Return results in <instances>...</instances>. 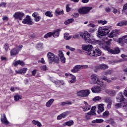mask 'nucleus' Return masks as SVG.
I'll list each match as a JSON object with an SVG mask.
<instances>
[{
	"mask_svg": "<svg viewBox=\"0 0 127 127\" xmlns=\"http://www.w3.org/2000/svg\"><path fill=\"white\" fill-rule=\"evenodd\" d=\"M108 39V37L105 36L103 38L102 41H98V44H99L101 48H103L104 49V50H107L108 51V52H110V53H111L112 54H119L120 52H121L120 48L116 47L115 48L114 50L111 49V48H110L109 45H110L112 39H110L109 40ZM107 40H108V41L107 42Z\"/></svg>",
	"mask_w": 127,
	"mask_h": 127,
	"instance_id": "obj_1",
	"label": "nucleus"
},
{
	"mask_svg": "<svg viewBox=\"0 0 127 127\" xmlns=\"http://www.w3.org/2000/svg\"><path fill=\"white\" fill-rule=\"evenodd\" d=\"M82 50L87 51V55L91 57H98L102 54V51L98 48L93 50V46L91 45H83L82 46Z\"/></svg>",
	"mask_w": 127,
	"mask_h": 127,
	"instance_id": "obj_2",
	"label": "nucleus"
},
{
	"mask_svg": "<svg viewBox=\"0 0 127 127\" xmlns=\"http://www.w3.org/2000/svg\"><path fill=\"white\" fill-rule=\"evenodd\" d=\"M89 83L91 85H96L97 84L101 87L104 86V81L100 80L99 79V76L97 74H93L91 76Z\"/></svg>",
	"mask_w": 127,
	"mask_h": 127,
	"instance_id": "obj_3",
	"label": "nucleus"
},
{
	"mask_svg": "<svg viewBox=\"0 0 127 127\" xmlns=\"http://www.w3.org/2000/svg\"><path fill=\"white\" fill-rule=\"evenodd\" d=\"M97 36L101 38L102 36H105L110 33V30L108 27H100L98 29Z\"/></svg>",
	"mask_w": 127,
	"mask_h": 127,
	"instance_id": "obj_4",
	"label": "nucleus"
},
{
	"mask_svg": "<svg viewBox=\"0 0 127 127\" xmlns=\"http://www.w3.org/2000/svg\"><path fill=\"white\" fill-rule=\"evenodd\" d=\"M91 93V91L89 89L82 90L78 91L76 93L77 96L78 97H81L82 98L88 97Z\"/></svg>",
	"mask_w": 127,
	"mask_h": 127,
	"instance_id": "obj_5",
	"label": "nucleus"
},
{
	"mask_svg": "<svg viewBox=\"0 0 127 127\" xmlns=\"http://www.w3.org/2000/svg\"><path fill=\"white\" fill-rule=\"evenodd\" d=\"M47 56L50 62H56V63H58V62H59V58L55 57V55L53 53L49 52L47 54Z\"/></svg>",
	"mask_w": 127,
	"mask_h": 127,
	"instance_id": "obj_6",
	"label": "nucleus"
},
{
	"mask_svg": "<svg viewBox=\"0 0 127 127\" xmlns=\"http://www.w3.org/2000/svg\"><path fill=\"white\" fill-rule=\"evenodd\" d=\"M80 36L83 38L84 37V39L85 42L88 43H91L92 41L90 39V37L91 35L89 34V33L87 31L84 32V33H80Z\"/></svg>",
	"mask_w": 127,
	"mask_h": 127,
	"instance_id": "obj_7",
	"label": "nucleus"
},
{
	"mask_svg": "<svg viewBox=\"0 0 127 127\" xmlns=\"http://www.w3.org/2000/svg\"><path fill=\"white\" fill-rule=\"evenodd\" d=\"M23 47V46L21 45L12 49L10 52V54L11 56H15V55H17V54L19 52L20 49Z\"/></svg>",
	"mask_w": 127,
	"mask_h": 127,
	"instance_id": "obj_8",
	"label": "nucleus"
},
{
	"mask_svg": "<svg viewBox=\"0 0 127 127\" xmlns=\"http://www.w3.org/2000/svg\"><path fill=\"white\" fill-rule=\"evenodd\" d=\"M92 9V7H82L78 9V12L80 14H86L88 13Z\"/></svg>",
	"mask_w": 127,
	"mask_h": 127,
	"instance_id": "obj_9",
	"label": "nucleus"
},
{
	"mask_svg": "<svg viewBox=\"0 0 127 127\" xmlns=\"http://www.w3.org/2000/svg\"><path fill=\"white\" fill-rule=\"evenodd\" d=\"M13 16L15 19L22 20L23 16H24V13L22 12H16L13 15Z\"/></svg>",
	"mask_w": 127,
	"mask_h": 127,
	"instance_id": "obj_10",
	"label": "nucleus"
},
{
	"mask_svg": "<svg viewBox=\"0 0 127 127\" xmlns=\"http://www.w3.org/2000/svg\"><path fill=\"white\" fill-rule=\"evenodd\" d=\"M23 24H32V21H31V18L29 15H27L26 18L22 21Z\"/></svg>",
	"mask_w": 127,
	"mask_h": 127,
	"instance_id": "obj_11",
	"label": "nucleus"
},
{
	"mask_svg": "<svg viewBox=\"0 0 127 127\" xmlns=\"http://www.w3.org/2000/svg\"><path fill=\"white\" fill-rule=\"evenodd\" d=\"M92 93H97L98 94L102 92V88L99 86H95L91 88Z\"/></svg>",
	"mask_w": 127,
	"mask_h": 127,
	"instance_id": "obj_12",
	"label": "nucleus"
},
{
	"mask_svg": "<svg viewBox=\"0 0 127 127\" xmlns=\"http://www.w3.org/2000/svg\"><path fill=\"white\" fill-rule=\"evenodd\" d=\"M96 68L98 69L106 70V69H108L109 66L105 64H102L96 66Z\"/></svg>",
	"mask_w": 127,
	"mask_h": 127,
	"instance_id": "obj_13",
	"label": "nucleus"
},
{
	"mask_svg": "<svg viewBox=\"0 0 127 127\" xmlns=\"http://www.w3.org/2000/svg\"><path fill=\"white\" fill-rule=\"evenodd\" d=\"M0 120L2 124H4V125H5L6 126L8 125L9 122L6 119V116H5V114H3V116L1 117Z\"/></svg>",
	"mask_w": 127,
	"mask_h": 127,
	"instance_id": "obj_14",
	"label": "nucleus"
},
{
	"mask_svg": "<svg viewBox=\"0 0 127 127\" xmlns=\"http://www.w3.org/2000/svg\"><path fill=\"white\" fill-rule=\"evenodd\" d=\"M61 30L60 29H58L55 30L52 33L53 37L55 38H57V37H59V35H60V32Z\"/></svg>",
	"mask_w": 127,
	"mask_h": 127,
	"instance_id": "obj_15",
	"label": "nucleus"
},
{
	"mask_svg": "<svg viewBox=\"0 0 127 127\" xmlns=\"http://www.w3.org/2000/svg\"><path fill=\"white\" fill-rule=\"evenodd\" d=\"M27 71V68L26 67L21 68L19 69L18 70H15V72L16 74H25L26 72Z\"/></svg>",
	"mask_w": 127,
	"mask_h": 127,
	"instance_id": "obj_16",
	"label": "nucleus"
},
{
	"mask_svg": "<svg viewBox=\"0 0 127 127\" xmlns=\"http://www.w3.org/2000/svg\"><path fill=\"white\" fill-rule=\"evenodd\" d=\"M68 114V112H65L62 113L61 114H60L57 117V120H62V119H65V118H66V116H67Z\"/></svg>",
	"mask_w": 127,
	"mask_h": 127,
	"instance_id": "obj_17",
	"label": "nucleus"
},
{
	"mask_svg": "<svg viewBox=\"0 0 127 127\" xmlns=\"http://www.w3.org/2000/svg\"><path fill=\"white\" fill-rule=\"evenodd\" d=\"M85 107H82V109H83L84 112H87V111H89L91 109V106L90 105L88 104V103L86 101L83 102Z\"/></svg>",
	"mask_w": 127,
	"mask_h": 127,
	"instance_id": "obj_18",
	"label": "nucleus"
},
{
	"mask_svg": "<svg viewBox=\"0 0 127 127\" xmlns=\"http://www.w3.org/2000/svg\"><path fill=\"white\" fill-rule=\"evenodd\" d=\"M81 67L82 66L81 65H76L73 67L72 69H71V72L72 73H77V72H78L80 69H82Z\"/></svg>",
	"mask_w": 127,
	"mask_h": 127,
	"instance_id": "obj_19",
	"label": "nucleus"
},
{
	"mask_svg": "<svg viewBox=\"0 0 127 127\" xmlns=\"http://www.w3.org/2000/svg\"><path fill=\"white\" fill-rule=\"evenodd\" d=\"M13 64L15 67H16L17 65H20L21 66H24V65H25V64L24 63V62L20 60H18L15 62L14 63H13Z\"/></svg>",
	"mask_w": 127,
	"mask_h": 127,
	"instance_id": "obj_20",
	"label": "nucleus"
},
{
	"mask_svg": "<svg viewBox=\"0 0 127 127\" xmlns=\"http://www.w3.org/2000/svg\"><path fill=\"white\" fill-rule=\"evenodd\" d=\"M88 116H95L96 115V107H92L90 112L87 113Z\"/></svg>",
	"mask_w": 127,
	"mask_h": 127,
	"instance_id": "obj_21",
	"label": "nucleus"
},
{
	"mask_svg": "<svg viewBox=\"0 0 127 127\" xmlns=\"http://www.w3.org/2000/svg\"><path fill=\"white\" fill-rule=\"evenodd\" d=\"M105 111V108H104V104H100L98 105V110L97 111L98 114L103 113V111Z\"/></svg>",
	"mask_w": 127,
	"mask_h": 127,
	"instance_id": "obj_22",
	"label": "nucleus"
},
{
	"mask_svg": "<svg viewBox=\"0 0 127 127\" xmlns=\"http://www.w3.org/2000/svg\"><path fill=\"white\" fill-rule=\"evenodd\" d=\"M117 35H118V31L114 30L112 31L109 35V37L112 38V37H114V36H117Z\"/></svg>",
	"mask_w": 127,
	"mask_h": 127,
	"instance_id": "obj_23",
	"label": "nucleus"
},
{
	"mask_svg": "<svg viewBox=\"0 0 127 127\" xmlns=\"http://www.w3.org/2000/svg\"><path fill=\"white\" fill-rule=\"evenodd\" d=\"M54 102V99H50L46 103V106L47 108H49L52 106V104Z\"/></svg>",
	"mask_w": 127,
	"mask_h": 127,
	"instance_id": "obj_24",
	"label": "nucleus"
},
{
	"mask_svg": "<svg viewBox=\"0 0 127 127\" xmlns=\"http://www.w3.org/2000/svg\"><path fill=\"white\" fill-rule=\"evenodd\" d=\"M106 92L108 95H110V96H115L117 94V92L113 90H107Z\"/></svg>",
	"mask_w": 127,
	"mask_h": 127,
	"instance_id": "obj_25",
	"label": "nucleus"
},
{
	"mask_svg": "<svg viewBox=\"0 0 127 127\" xmlns=\"http://www.w3.org/2000/svg\"><path fill=\"white\" fill-rule=\"evenodd\" d=\"M32 123L33 124V125H35V126L37 125L38 127H42V124H41V123H40V122H39L38 121L34 120L32 121Z\"/></svg>",
	"mask_w": 127,
	"mask_h": 127,
	"instance_id": "obj_26",
	"label": "nucleus"
},
{
	"mask_svg": "<svg viewBox=\"0 0 127 127\" xmlns=\"http://www.w3.org/2000/svg\"><path fill=\"white\" fill-rule=\"evenodd\" d=\"M21 99H22V96L20 95L16 94L14 96V100L15 102H17L19 100H21Z\"/></svg>",
	"mask_w": 127,
	"mask_h": 127,
	"instance_id": "obj_27",
	"label": "nucleus"
},
{
	"mask_svg": "<svg viewBox=\"0 0 127 127\" xmlns=\"http://www.w3.org/2000/svg\"><path fill=\"white\" fill-rule=\"evenodd\" d=\"M72 22H74V19H68L67 20H65L64 21V24H65V25H67V24H69V23H72Z\"/></svg>",
	"mask_w": 127,
	"mask_h": 127,
	"instance_id": "obj_28",
	"label": "nucleus"
},
{
	"mask_svg": "<svg viewBox=\"0 0 127 127\" xmlns=\"http://www.w3.org/2000/svg\"><path fill=\"white\" fill-rule=\"evenodd\" d=\"M124 25H127V21H123L117 24V26H124Z\"/></svg>",
	"mask_w": 127,
	"mask_h": 127,
	"instance_id": "obj_29",
	"label": "nucleus"
},
{
	"mask_svg": "<svg viewBox=\"0 0 127 127\" xmlns=\"http://www.w3.org/2000/svg\"><path fill=\"white\" fill-rule=\"evenodd\" d=\"M111 10H112V12H113V13H115V14H117V13H118V14H120V10L116 9L115 7H112V9Z\"/></svg>",
	"mask_w": 127,
	"mask_h": 127,
	"instance_id": "obj_30",
	"label": "nucleus"
},
{
	"mask_svg": "<svg viewBox=\"0 0 127 127\" xmlns=\"http://www.w3.org/2000/svg\"><path fill=\"white\" fill-rule=\"evenodd\" d=\"M46 16H48L49 17H53V14H52V11H47L45 13Z\"/></svg>",
	"mask_w": 127,
	"mask_h": 127,
	"instance_id": "obj_31",
	"label": "nucleus"
},
{
	"mask_svg": "<svg viewBox=\"0 0 127 127\" xmlns=\"http://www.w3.org/2000/svg\"><path fill=\"white\" fill-rule=\"evenodd\" d=\"M64 39H66V40H69V39H71V38H72V36L69 35V34H68V33H65L64 34Z\"/></svg>",
	"mask_w": 127,
	"mask_h": 127,
	"instance_id": "obj_32",
	"label": "nucleus"
},
{
	"mask_svg": "<svg viewBox=\"0 0 127 127\" xmlns=\"http://www.w3.org/2000/svg\"><path fill=\"white\" fill-rule=\"evenodd\" d=\"M69 77H71V80H69L70 83H75L76 82V77L72 74H69Z\"/></svg>",
	"mask_w": 127,
	"mask_h": 127,
	"instance_id": "obj_33",
	"label": "nucleus"
},
{
	"mask_svg": "<svg viewBox=\"0 0 127 127\" xmlns=\"http://www.w3.org/2000/svg\"><path fill=\"white\" fill-rule=\"evenodd\" d=\"M66 126H68V127H71V126H73L74 125V122L72 120L69 121L65 123Z\"/></svg>",
	"mask_w": 127,
	"mask_h": 127,
	"instance_id": "obj_34",
	"label": "nucleus"
},
{
	"mask_svg": "<svg viewBox=\"0 0 127 127\" xmlns=\"http://www.w3.org/2000/svg\"><path fill=\"white\" fill-rule=\"evenodd\" d=\"M113 74V71L108 70L106 71L103 72V75H105L106 76H108V75H111Z\"/></svg>",
	"mask_w": 127,
	"mask_h": 127,
	"instance_id": "obj_35",
	"label": "nucleus"
},
{
	"mask_svg": "<svg viewBox=\"0 0 127 127\" xmlns=\"http://www.w3.org/2000/svg\"><path fill=\"white\" fill-rule=\"evenodd\" d=\"M102 100V97L100 96H96L93 99V102H98Z\"/></svg>",
	"mask_w": 127,
	"mask_h": 127,
	"instance_id": "obj_36",
	"label": "nucleus"
},
{
	"mask_svg": "<svg viewBox=\"0 0 127 127\" xmlns=\"http://www.w3.org/2000/svg\"><path fill=\"white\" fill-rule=\"evenodd\" d=\"M101 79L102 80H104V81H106V82H107V83H112V80H111V79H108V77L106 76H103Z\"/></svg>",
	"mask_w": 127,
	"mask_h": 127,
	"instance_id": "obj_37",
	"label": "nucleus"
},
{
	"mask_svg": "<svg viewBox=\"0 0 127 127\" xmlns=\"http://www.w3.org/2000/svg\"><path fill=\"white\" fill-rule=\"evenodd\" d=\"M98 23L99 24H102L104 25V24H107V23H108V21L106 20H100L98 21Z\"/></svg>",
	"mask_w": 127,
	"mask_h": 127,
	"instance_id": "obj_38",
	"label": "nucleus"
},
{
	"mask_svg": "<svg viewBox=\"0 0 127 127\" xmlns=\"http://www.w3.org/2000/svg\"><path fill=\"white\" fill-rule=\"evenodd\" d=\"M65 105H72V102L70 101H66L65 102H62L61 106L63 107L65 106Z\"/></svg>",
	"mask_w": 127,
	"mask_h": 127,
	"instance_id": "obj_39",
	"label": "nucleus"
},
{
	"mask_svg": "<svg viewBox=\"0 0 127 127\" xmlns=\"http://www.w3.org/2000/svg\"><path fill=\"white\" fill-rule=\"evenodd\" d=\"M56 13L60 15V14H63V13H64V12L63 11L60 10V9L57 8L56 10Z\"/></svg>",
	"mask_w": 127,
	"mask_h": 127,
	"instance_id": "obj_40",
	"label": "nucleus"
},
{
	"mask_svg": "<svg viewBox=\"0 0 127 127\" xmlns=\"http://www.w3.org/2000/svg\"><path fill=\"white\" fill-rule=\"evenodd\" d=\"M103 116L104 118H107L108 117V116H110V112H109L108 111H106L103 113Z\"/></svg>",
	"mask_w": 127,
	"mask_h": 127,
	"instance_id": "obj_41",
	"label": "nucleus"
},
{
	"mask_svg": "<svg viewBox=\"0 0 127 127\" xmlns=\"http://www.w3.org/2000/svg\"><path fill=\"white\" fill-rule=\"evenodd\" d=\"M52 35V32H49L44 36V38H48L49 37H51Z\"/></svg>",
	"mask_w": 127,
	"mask_h": 127,
	"instance_id": "obj_42",
	"label": "nucleus"
},
{
	"mask_svg": "<svg viewBox=\"0 0 127 127\" xmlns=\"http://www.w3.org/2000/svg\"><path fill=\"white\" fill-rule=\"evenodd\" d=\"M71 8L70 7V4H68L66 5V12H69L71 11Z\"/></svg>",
	"mask_w": 127,
	"mask_h": 127,
	"instance_id": "obj_43",
	"label": "nucleus"
},
{
	"mask_svg": "<svg viewBox=\"0 0 127 127\" xmlns=\"http://www.w3.org/2000/svg\"><path fill=\"white\" fill-rule=\"evenodd\" d=\"M65 48L66 49H69L70 51H75V50H76L75 48H72L69 46H66Z\"/></svg>",
	"mask_w": 127,
	"mask_h": 127,
	"instance_id": "obj_44",
	"label": "nucleus"
},
{
	"mask_svg": "<svg viewBox=\"0 0 127 127\" xmlns=\"http://www.w3.org/2000/svg\"><path fill=\"white\" fill-rule=\"evenodd\" d=\"M88 26L89 27H92L93 28H94V27H96V25H95L94 24H93L91 22H89V23L88 24Z\"/></svg>",
	"mask_w": 127,
	"mask_h": 127,
	"instance_id": "obj_45",
	"label": "nucleus"
},
{
	"mask_svg": "<svg viewBox=\"0 0 127 127\" xmlns=\"http://www.w3.org/2000/svg\"><path fill=\"white\" fill-rule=\"evenodd\" d=\"M60 59L62 62V63H66V58L64 56L60 58Z\"/></svg>",
	"mask_w": 127,
	"mask_h": 127,
	"instance_id": "obj_46",
	"label": "nucleus"
},
{
	"mask_svg": "<svg viewBox=\"0 0 127 127\" xmlns=\"http://www.w3.org/2000/svg\"><path fill=\"white\" fill-rule=\"evenodd\" d=\"M8 48H9L8 44H5L4 45L3 49L5 50V51H8Z\"/></svg>",
	"mask_w": 127,
	"mask_h": 127,
	"instance_id": "obj_47",
	"label": "nucleus"
},
{
	"mask_svg": "<svg viewBox=\"0 0 127 127\" xmlns=\"http://www.w3.org/2000/svg\"><path fill=\"white\" fill-rule=\"evenodd\" d=\"M41 20V16H38L37 17H36V18H35V21H36V22H38V21H40V20Z\"/></svg>",
	"mask_w": 127,
	"mask_h": 127,
	"instance_id": "obj_48",
	"label": "nucleus"
},
{
	"mask_svg": "<svg viewBox=\"0 0 127 127\" xmlns=\"http://www.w3.org/2000/svg\"><path fill=\"white\" fill-rule=\"evenodd\" d=\"M59 56L61 58V57H63L64 56V54H63V52L62 51H59Z\"/></svg>",
	"mask_w": 127,
	"mask_h": 127,
	"instance_id": "obj_49",
	"label": "nucleus"
},
{
	"mask_svg": "<svg viewBox=\"0 0 127 127\" xmlns=\"http://www.w3.org/2000/svg\"><path fill=\"white\" fill-rule=\"evenodd\" d=\"M41 69L43 71H46L47 70V67H46V65H42L41 66Z\"/></svg>",
	"mask_w": 127,
	"mask_h": 127,
	"instance_id": "obj_50",
	"label": "nucleus"
},
{
	"mask_svg": "<svg viewBox=\"0 0 127 127\" xmlns=\"http://www.w3.org/2000/svg\"><path fill=\"white\" fill-rule=\"evenodd\" d=\"M37 48L39 49L41 48L43 46V44L42 43H39L37 44Z\"/></svg>",
	"mask_w": 127,
	"mask_h": 127,
	"instance_id": "obj_51",
	"label": "nucleus"
},
{
	"mask_svg": "<svg viewBox=\"0 0 127 127\" xmlns=\"http://www.w3.org/2000/svg\"><path fill=\"white\" fill-rule=\"evenodd\" d=\"M39 15H38V13L35 12L32 14V16L33 17H34V18H35L36 17H37V16H39Z\"/></svg>",
	"mask_w": 127,
	"mask_h": 127,
	"instance_id": "obj_52",
	"label": "nucleus"
},
{
	"mask_svg": "<svg viewBox=\"0 0 127 127\" xmlns=\"http://www.w3.org/2000/svg\"><path fill=\"white\" fill-rule=\"evenodd\" d=\"M81 69H87V68H89V66L87 65H81Z\"/></svg>",
	"mask_w": 127,
	"mask_h": 127,
	"instance_id": "obj_53",
	"label": "nucleus"
},
{
	"mask_svg": "<svg viewBox=\"0 0 127 127\" xmlns=\"http://www.w3.org/2000/svg\"><path fill=\"white\" fill-rule=\"evenodd\" d=\"M2 20L5 21H7L8 20V18L6 16H2Z\"/></svg>",
	"mask_w": 127,
	"mask_h": 127,
	"instance_id": "obj_54",
	"label": "nucleus"
},
{
	"mask_svg": "<svg viewBox=\"0 0 127 127\" xmlns=\"http://www.w3.org/2000/svg\"><path fill=\"white\" fill-rule=\"evenodd\" d=\"M111 10H112V7L111 8H110L109 7L105 8V11H106V12H110Z\"/></svg>",
	"mask_w": 127,
	"mask_h": 127,
	"instance_id": "obj_55",
	"label": "nucleus"
},
{
	"mask_svg": "<svg viewBox=\"0 0 127 127\" xmlns=\"http://www.w3.org/2000/svg\"><path fill=\"white\" fill-rule=\"evenodd\" d=\"M38 63H42V64H44L45 63V61H44V59L42 58L41 60L38 61Z\"/></svg>",
	"mask_w": 127,
	"mask_h": 127,
	"instance_id": "obj_56",
	"label": "nucleus"
},
{
	"mask_svg": "<svg viewBox=\"0 0 127 127\" xmlns=\"http://www.w3.org/2000/svg\"><path fill=\"white\" fill-rule=\"evenodd\" d=\"M97 124L103 123L104 120L103 119H96Z\"/></svg>",
	"mask_w": 127,
	"mask_h": 127,
	"instance_id": "obj_57",
	"label": "nucleus"
},
{
	"mask_svg": "<svg viewBox=\"0 0 127 127\" xmlns=\"http://www.w3.org/2000/svg\"><path fill=\"white\" fill-rule=\"evenodd\" d=\"M124 95L125 97H127V87L124 91Z\"/></svg>",
	"mask_w": 127,
	"mask_h": 127,
	"instance_id": "obj_58",
	"label": "nucleus"
},
{
	"mask_svg": "<svg viewBox=\"0 0 127 127\" xmlns=\"http://www.w3.org/2000/svg\"><path fill=\"white\" fill-rule=\"evenodd\" d=\"M107 109H111L112 108V103H109L107 106Z\"/></svg>",
	"mask_w": 127,
	"mask_h": 127,
	"instance_id": "obj_59",
	"label": "nucleus"
},
{
	"mask_svg": "<svg viewBox=\"0 0 127 127\" xmlns=\"http://www.w3.org/2000/svg\"><path fill=\"white\" fill-rule=\"evenodd\" d=\"M36 73H37L36 69H35L32 71V74L33 76H35V74H36Z\"/></svg>",
	"mask_w": 127,
	"mask_h": 127,
	"instance_id": "obj_60",
	"label": "nucleus"
},
{
	"mask_svg": "<svg viewBox=\"0 0 127 127\" xmlns=\"http://www.w3.org/2000/svg\"><path fill=\"white\" fill-rule=\"evenodd\" d=\"M89 0H82L81 2H83V3H88V2Z\"/></svg>",
	"mask_w": 127,
	"mask_h": 127,
	"instance_id": "obj_61",
	"label": "nucleus"
},
{
	"mask_svg": "<svg viewBox=\"0 0 127 127\" xmlns=\"http://www.w3.org/2000/svg\"><path fill=\"white\" fill-rule=\"evenodd\" d=\"M78 37H79L78 34H76L72 36V38H78Z\"/></svg>",
	"mask_w": 127,
	"mask_h": 127,
	"instance_id": "obj_62",
	"label": "nucleus"
},
{
	"mask_svg": "<svg viewBox=\"0 0 127 127\" xmlns=\"http://www.w3.org/2000/svg\"><path fill=\"white\" fill-rule=\"evenodd\" d=\"M0 6H5V3L4 2H1L0 4Z\"/></svg>",
	"mask_w": 127,
	"mask_h": 127,
	"instance_id": "obj_63",
	"label": "nucleus"
},
{
	"mask_svg": "<svg viewBox=\"0 0 127 127\" xmlns=\"http://www.w3.org/2000/svg\"><path fill=\"white\" fill-rule=\"evenodd\" d=\"M127 7L126 6V5L123 6V10L125 11V10H127Z\"/></svg>",
	"mask_w": 127,
	"mask_h": 127,
	"instance_id": "obj_64",
	"label": "nucleus"
}]
</instances>
